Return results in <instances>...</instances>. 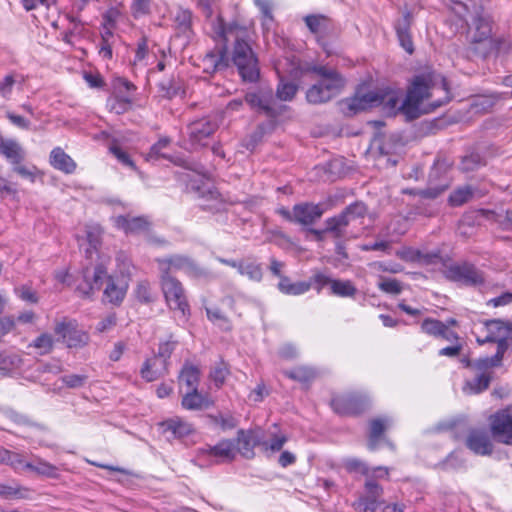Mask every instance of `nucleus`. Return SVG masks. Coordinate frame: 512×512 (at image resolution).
Returning <instances> with one entry per match:
<instances>
[{"mask_svg": "<svg viewBox=\"0 0 512 512\" xmlns=\"http://www.w3.org/2000/svg\"><path fill=\"white\" fill-rule=\"evenodd\" d=\"M466 447L476 455L490 456L494 452L491 436L484 429H471L465 440Z\"/></svg>", "mask_w": 512, "mask_h": 512, "instance_id": "15", "label": "nucleus"}, {"mask_svg": "<svg viewBox=\"0 0 512 512\" xmlns=\"http://www.w3.org/2000/svg\"><path fill=\"white\" fill-rule=\"evenodd\" d=\"M330 89H332V87L327 88L317 82L307 90L306 99L311 104L326 103L334 98L330 93Z\"/></svg>", "mask_w": 512, "mask_h": 512, "instance_id": "37", "label": "nucleus"}, {"mask_svg": "<svg viewBox=\"0 0 512 512\" xmlns=\"http://www.w3.org/2000/svg\"><path fill=\"white\" fill-rule=\"evenodd\" d=\"M255 4L262 14V26L264 30H269L273 22L272 4L268 0H255Z\"/></svg>", "mask_w": 512, "mask_h": 512, "instance_id": "51", "label": "nucleus"}, {"mask_svg": "<svg viewBox=\"0 0 512 512\" xmlns=\"http://www.w3.org/2000/svg\"><path fill=\"white\" fill-rule=\"evenodd\" d=\"M26 470L33 471L38 475H42L49 478H57L58 476V468L44 460L38 459L35 464L27 463Z\"/></svg>", "mask_w": 512, "mask_h": 512, "instance_id": "41", "label": "nucleus"}, {"mask_svg": "<svg viewBox=\"0 0 512 512\" xmlns=\"http://www.w3.org/2000/svg\"><path fill=\"white\" fill-rule=\"evenodd\" d=\"M450 99L445 78L429 73L415 76L406 97L386 87V114L402 112L408 119L434 111Z\"/></svg>", "mask_w": 512, "mask_h": 512, "instance_id": "1", "label": "nucleus"}, {"mask_svg": "<svg viewBox=\"0 0 512 512\" xmlns=\"http://www.w3.org/2000/svg\"><path fill=\"white\" fill-rule=\"evenodd\" d=\"M178 345V341L170 335L168 340L159 343L158 351L154 355L162 360H166V363L170 365V358L174 350Z\"/></svg>", "mask_w": 512, "mask_h": 512, "instance_id": "46", "label": "nucleus"}, {"mask_svg": "<svg viewBox=\"0 0 512 512\" xmlns=\"http://www.w3.org/2000/svg\"><path fill=\"white\" fill-rule=\"evenodd\" d=\"M114 224L125 234L139 235L149 232L152 222L147 216L120 215L114 218Z\"/></svg>", "mask_w": 512, "mask_h": 512, "instance_id": "16", "label": "nucleus"}, {"mask_svg": "<svg viewBox=\"0 0 512 512\" xmlns=\"http://www.w3.org/2000/svg\"><path fill=\"white\" fill-rule=\"evenodd\" d=\"M237 449L243 457L247 459H251L254 457L255 452L254 448L256 446H261V440L256 435H254L253 431H244L239 430L237 433Z\"/></svg>", "mask_w": 512, "mask_h": 512, "instance_id": "24", "label": "nucleus"}, {"mask_svg": "<svg viewBox=\"0 0 512 512\" xmlns=\"http://www.w3.org/2000/svg\"><path fill=\"white\" fill-rule=\"evenodd\" d=\"M105 281L106 287L103 291L104 301L119 306L126 296L128 283L109 274Z\"/></svg>", "mask_w": 512, "mask_h": 512, "instance_id": "19", "label": "nucleus"}, {"mask_svg": "<svg viewBox=\"0 0 512 512\" xmlns=\"http://www.w3.org/2000/svg\"><path fill=\"white\" fill-rule=\"evenodd\" d=\"M367 213V208L362 202H355L350 204L346 209L337 216L328 218L325 221V229L310 230L309 235L315 240L321 241L328 238H347L356 237L357 231L350 229L356 227L357 224H362V219Z\"/></svg>", "mask_w": 512, "mask_h": 512, "instance_id": "4", "label": "nucleus"}, {"mask_svg": "<svg viewBox=\"0 0 512 512\" xmlns=\"http://www.w3.org/2000/svg\"><path fill=\"white\" fill-rule=\"evenodd\" d=\"M492 26L491 18L488 15H477L470 28V37L475 43L487 42L489 46L499 53L502 41L491 38Z\"/></svg>", "mask_w": 512, "mask_h": 512, "instance_id": "12", "label": "nucleus"}, {"mask_svg": "<svg viewBox=\"0 0 512 512\" xmlns=\"http://www.w3.org/2000/svg\"><path fill=\"white\" fill-rule=\"evenodd\" d=\"M311 287V282H291V280L288 277H281L278 283L279 290L287 295H301L309 291Z\"/></svg>", "mask_w": 512, "mask_h": 512, "instance_id": "36", "label": "nucleus"}, {"mask_svg": "<svg viewBox=\"0 0 512 512\" xmlns=\"http://www.w3.org/2000/svg\"><path fill=\"white\" fill-rule=\"evenodd\" d=\"M136 87L130 81L124 78H118L113 82V94L112 96L118 98H133V93Z\"/></svg>", "mask_w": 512, "mask_h": 512, "instance_id": "43", "label": "nucleus"}, {"mask_svg": "<svg viewBox=\"0 0 512 512\" xmlns=\"http://www.w3.org/2000/svg\"><path fill=\"white\" fill-rule=\"evenodd\" d=\"M487 335L484 339H478L480 344L496 343L497 348L503 343L505 351L508 349L507 338L510 334V324L502 320H490L486 323Z\"/></svg>", "mask_w": 512, "mask_h": 512, "instance_id": "17", "label": "nucleus"}, {"mask_svg": "<svg viewBox=\"0 0 512 512\" xmlns=\"http://www.w3.org/2000/svg\"><path fill=\"white\" fill-rule=\"evenodd\" d=\"M54 338L49 333H42L35 338L28 347H33L38 350L39 355L49 354L54 347Z\"/></svg>", "mask_w": 512, "mask_h": 512, "instance_id": "42", "label": "nucleus"}, {"mask_svg": "<svg viewBox=\"0 0 512 512\" xmlns=\"http://www.w3.org/2000/svg\"><path fill=\"white\" fill-rule=\"evenodd\" d=\"M229 374V365L225 361L220 360L210 370L209 378L214 383L215 387L217 389H220L225 384L226 378L228 377Z\"/></svg>", "mask_w": 512, "mask_h": 512, "instance_id": "39", "label": "nucleus"}, {"mask_svg": "<svg viewBox=\"0 0 512 512\" xmlns=\"http://www.w3.org/2000/svg\"><path fill=\"white\" fill-rule=\"evenodd\" d=\"M330 293L339 297H353L357 293V288L350 280L334 279Z\"/></svg>", "mask_w": 512, "mask_h": 512, "instance_id": "40", "label": "nucleus"}, {"mask_svg": "<svg viewBox=\"0 0 512 512\" xmlns=\"http://www.w3.org/2000/svg\"><path fill=\"white\" fill-rule=\"evenodd\" d=\"M505 353V347L502 343L493 356L479 358L473 364L468 361L467 366H472L477 372H491V369L502 365Z\"/></svg>", "mask_w": 512, "mask_h": 512, "instance_id": "29", "label": "nucleus"}, {"mask_svg": "<svg viewBox=\"0 0 512 512\" xmlns=\"http://www.w3.org/2000/svg\"><path fill=\"white\" fill-rule=\"evenodd\" d=\"M217 129L216 122L203 118L191 123L188 127L189 137L193 144L204 145V140L210 137Z\"/></svg>", "mask_w": 512, "mask_h": 512, "instance_id": "20", "label": "nucleus"}, {"mask_svg": "<svg viewBox=\"0 0 512 512\" xmlns=\"http://www.w3.org/2000/svg\"><path fill=\"white\" fill-rule=\"evenodd\" d=\"M487 219H495V221L504 230L512 229V210H508L505 215H497L494 212H481Z\"/></svg>", "mask_w": 512, "mask_h": 512, "instance_id": "56", "label": "nucleus"}, {"mask_svg": "<svg viewBox=\"0 0 512 512\" xmlns=\"http://www.w3.org/2000/svg\"><path fill=\"white\" fill-rule=\"evenodd\" d=\"M384 95L373 87L372 83L360 84L353 96L338 102L340 112L346 117H352L360 112L377 107L382 104Z\"/></svg>", "mask_w": 512, "mask_h": 512, "instance_id": "5", "label": "nucleus"}, {"mask_svg": "<svg viewBox=\"0 0 512 512\" xmlns=\"http://www.w3.org/2000/svg\"><path fill=\"white\" fill-rule=\"evenodd\" d=\"M272 100L271 91L259 90L256 92H248L245 96V101L248 105L259 112L267 115L271 114L270 103Z\"/></svg>", "mask_w": 512, "mask_h": 512, "instance_id": "28", "label": "nucleus"}, {"mask_svg": "<svg viewBox=\"0 0 512 512\" xmlns=\"http://www.w3.org/2000/svg\"><path fill=\"white\" fill-rule=\"evenodd\" d=\"M107 277L108 272L103 265L85 267L81 271V280L76 285L75 292L80 298L91 300Z\"/></svg>", "mask_w": 512, "mask_h": 512, "instance_id": "9", "label": "nucleus"}, {"mask_svg": "<svg viewBox=\"0 0 512 512\" xmlns=\"http://www.w3.org/2000/svg\"><path fill=\"white\" fill-rule=\"evenodd\" d=\"M163 433H170L172 438L181 439L193 432V427L180 417L167 419L160 423Z\"/></svg>", "mask_w": 512, "mask_h": 512, "instance_id": "27", "label": "nucleus"}, {"mask_svg": "<svg viewBox=\"0 0 512 512\" xmlns=\"http://www.w3.org/2000/svg\"><path fill=\"white\" fill-rule=\"evenodd\" d=\"M298 87L291 82H284L282 79L277 88V97L283 101H290L294 98Z\"/></svg>", "mask_w": 512, "mask_h": 512, "instance_id": "54", "label": "nucleus"}, {"mask_svg": "<svg viewBox=\"0 0 512 512\" xmlns=\"http://www.w3.org/2000/svg\"><path fill=\"white\" fill-rule=\"evenodd\" d=\"M379 476L368 478L364 484V492L355 503L357 509L364 512H374L382 495V486L378 482Z\"/></svg>", "mask_w": 512, "mask_h": 512, "instance_id": "14", "label": "nucleus"}, {"mask_svg": "<svg viewBox=\"0 0 512 512\" xmlns=\"http://www.w3.org/2000/svg\"><path fill=\"white\" fill-rule=\"evenodd\" d=\"M284 374L288 378L302 383H308L316 377V372L308 367H297L293 370L285 371Z\"/></svg>", "mask_w": 512, "mask_h": 512, "instance_id": "44", "label": "nucleus"}, {"mask_svg": "<svg viewBox=\"0 0 512 512\" xmlns=\"http://www.w3.org/2000/svg\"><path fill=\"white\" fill-rule=\"evenodd\" d=\"M204 62L211 66L213 71L227 66L224 52H222L220 55L215 53H208L204 58Z\"/></svg>", "mask_w": 512, "mask_h": 512, "instance_id": "63", "label": "nucleus"}, {"mask_svg": "<svg viewBox=\"0 0 512 512\" xmlns=\"http://www.w3.org/2000/svg\"><path fill=\"white\" fill-rule=\"evenodd\" d=\"M303 20L309 31L317 37L318 42L332 27L330 18L322 14L306 15Z\"/></svg>", "mask_w": 512, "mask_h": 512, "instance_id": "26", "label": "nucleus"}, {"mask_svg": "<svg viewBox=\"0 0 512 512\" xmlns=\"http://www.w3.org/2000/svg\"><path fill=\"white\" fill-rule=\"evenodd\" d=\"M197 456L215 464L231 462L236 457V444L234 440L222 439L216 445H205L198 448Z\"/></svg>", "mask_w": 512, "mask_h": 512, "instance_id": "11", "label": "nucleus"}, {"mask_svg": "<svg viewBox=\"0 0 512 512\" xmlns=\"http://www.w3.org/2000/svg\"><path fill=\"white\" fill-rule=\"evenodd\" d=\"M288 441V437L286 434L278 432L273 433L270 436L269 440L261 441V446L265 450H270L272 452H279L282 450L283 446Z\"/></svg>", "mask_w": 512, "mask_h": 512, "instance_id": "47", "label": "nucleus"}, {"mask_svg": "<svg viewBox=\"0 0 512 512\" xmlns=\"http://www.w3.org/2000/svg\"><path fill=\"white\" fill-rule=\"evenodd\" d=\"M213 424L220 426L223 430L233 429L237 426V421L232 415H209Z\"/></svg>", "mask_w": 512, "mask_h": 512, "instance_id": "58", "label": "nucleus"}, {"mask_svg": "<svg viewBox=\"0 0 512 512\" xmlns=\"http://www.w3.org/2000/svg\"><path fill=\"white\" fill-rule=\"evenodd\" d=\"M222 262L233 268L242 275H247L250 279L259 281L262 278L261 267L252 260V258H222Z\"/></svg>", "mask_w": 512, "mask_h": 512, "instance_id": "21", "label": "nucleus"}, {"mask_svg": "<svg viewBox=\"0 0 512 512\" xmlns=\"http://www.w3.org/2000/svg\"><path fill=\"white\" fill-rule=\"evenodd\" d=\"M152 0H131L130 11L135 19L147 16L151 12Z\"/></svg>", "mask_w": 512, "mask_h": 512, "instance_id": "50", "label": "nucleus"}, {"mask_svg": "<svg viewBox=\"0 0 512 512\" xmlns=\"http://www.w3.org/2000/svg\"><path fill=\"white\" fill-rule=\"evenodd\" d=\"M225 42L233 41L231 59L244 81L254 82L259 77L258 58L251 47L255 35L252 24L231 21L221 27Z\"/></svg>", "mask_w": 512, "mask_h": 512, "instance_id": "2", "label": "nucleus"}, {"mask_svg": "<svg viewBox=\"0 0 512 512\" xmlns=\"http://www.w3.org/2000/svg\"><path fill=\"white\" fill-rule=\"evenodd\" d=\"M158 265L161 271V289L169 308L180 313L185 322L188 321L191 311L185 290L181 282L169 274V270L172 267L179 268L192 277L206 276V271L191 263L188 258H184L179 264L174 263L171 258L159 259Z\"/></svg>", "mask_w": 512, "mask_h": 512, "instance_id": "3", "label": "nucleus"}, {"mask_svg": "<svg viewBox=\"0 0 512 512\" xmlns=\"http://www.w3.org/2000/svg\"><path fill=\"white\" fill-rule=\"evenodd\" d=\"M134 295L137 301L143 304H149L154 300L151 285L147 280H141L137 283Z\"/></svg>", "mask_w": 512, "mask_h": 512, "instance_id": "45", "label": "nucleus"}, {"mask_svg": "<svg viewBox=\"0 0 512 512\" xmlns=\"http://www.w3.org/2000/svg\"><path fill=\"white\" fill-rule=\"evenodd\" d=\"M15 294L23 301L36 304L39 300L37 293L29 285H21L14 288Z\"/></svg>", "mask_w": 512, "mask_h": 512, "instance_id": "57", "label": "nucleus"}, {"mask_svg": "<svg viewBox=\"0 0 512 512\" xmlns=\"http://www.w3.org/2000/svg\"><path fill=\"white\" fill-rule=\"evenodd\" d=\"M122 16V11L119 7H110L102 14V23L101 25H106L109 27H115L117 21Z\"/></svg>", "mask_w": 512, "mask_h": 512, "instance_id": "60", "label": "nucleus"}, {"mask_svg": "<svg viewBox=\"0 0 512 512\" xmlns=\"http://www.w3.org/2000/svg\"><path fill=\"white\" fill-rule=\"evenodd\" d=\"M319 204L302 203L293 207L294 221L303 225H310L319 219L323 214Z\"/></svg>", "mask_w": 512, "mask_h": 512, "instance_id": "22", "label": "nucleus"}, {"mask_svg": "<svg viewBox=\"0 0 512 512\" xmlns=\"http://www.w3.org/2000/svg\"><path fill=\"white\" fill-rule=\"evenodd\" d=\"M472 196L470 187H463L455 190L449 197V202L454 206L462 205Z\"/></svg>", "mask_w": 512, "mask_h": 512, "instance_id": "59", "label": "nucleus"}, {"mask_svg": "<svg viewBox=\"0 0 512 512\" xmlns=\"http://www.w3.org/2000/svg\"><path fill=\"white\" fill-rule=\"evenodd\" d=\"M133 103V98H118L115 96H111L107 100V106L111 112H114L118 115L127 112Z\"/></svg>", "mask_w": 512, "mask_h": 512, "instance_id": "48", "label": "nucleus"}, {"mask_svg": "<svg viewBox=\"0 0 512 512\" xmlns=\"http://www.w3.org/2000/svg\"><path fill=\"white\" fill-rule=\"evenodd\" d=\"M24 492H28V489L22 488L20 486H10L7 484L0 483V497H3L5 499H12V498H25L26 494Z\"/></svg>", "mask_w": 512, "mask_h": 512, "instance_id": "55", "label": "nucleus"}, {"mask_svg": "<svg viewBox=\"0 0 512 512\" xmlns=\"http://www.w3.org/2000/svg\"><path fill=\"white\" fill-rule=\"evenodd\" d=\"M193 15L191 10L179 7L173 16L174 28L178 34L189 37L192 32Z\"/></svg>", "mask_w": 512, "mask_h": 512, "instance_id": "32", "label": "nucleus"}, {"mask_svg": "<svg viewBox=\"0 0 512 512\" xmlns=\"http://www.w3.org/2000/svg\"><path fill=\"white\" fill-rule=\"evenodd\" d=\"M50 165L65 174H72L77 168L76 162L61 147H55L49 156Z\"/></svg>", "mask_w": 512, "mask_h": 512, "instance_id": "25", "label": "nucleus"}, {"mask_svg": "<svg viewBox=\"0 0 512 512\" xmlns=\"http://www.w3.org/2000/svg\"><path fill=\"white\" fill-rule=\"evenodd\" d=\"M54 332L69 348H82L89 342L88 333L78 328L76 320L64 318L56 323Z\"/></svg>", "mask_w": 512, "mask_h": 512, "instance_id": "10", "label": "nucleus"}, {"mask_svg": "<svg viewBox=\"0 0 512 512\" xmlns=\"http://www.w3.org/2000/svg\"><path fill=\"white\" fill-rule=\"evenodd\" d=\"M488 427L495 441L512 446V404L491 414L488 418Z\"/></svg>", "mask_w": 512, "mask_h": 512, "instance_id": "8", "label": "nucleus"}, {"mask_svg": "<svg viewBox=\"0 0 512 512\" xmlns=\"http://www.w3.org/2000/svg\"><path fill=\"white\" fill-rule=\"evenodd\" d=\"M0 154L10 163L17 165L24 159L25 153L20 144L11 139H0Z\"/></svg>", "mask_w": 512, "mask_h": 512, "instance_id": "30", "label": "nucleus"}, {"mask_svg": "<svg viewBox=\"0 0 512 512\" xmlns=\"http://www.w3.org/2000/svg\"><path fill=\"white\" fill-rule=\"evenodd\" d=\"M201 372L199 368L191 363L186 362L179 374V382L185 384L187 390L197 389L200 382Z\"/></svg>", "mask_w": 512, "mask_h": 512, "instance_id": "35", "label": "nucleus"}, {"mask_svg": "<svg viewBox=\"0 0 512 512\" xmlns=\"http://www.w3.org/2000/svg\"><path fill=\"white\" fill-rule=\"evenodd\" d=\"M7 456H5L6 461L4 464L11 466L13 469H26V464L23 459V456L20 453H16L7 449Z\"/></svg>", "mask_w": 512, "mask_h": 512, "instance_id": "61", "label": "nucleus"}, {"mask_svg": "<svg viewBox=\"0 0 512 512\" xmlns=\"http://www.w3.org/2000/svg\"><path fill=\"white\" fill-rule=\"evenodd\" d=\"M181 405L186 410H203L214 405V401L208 394H203L197 389L187 390L181 400Z\"/></svg>", "mask_w": 512, "mask_h": 512, "instance_id": "23", "label": "nucleus"}, {"mask_svg": "<svg viewBox=\"0 0 512 512\" xmlns=\"http://www.w3.org/2000/svg\"><path fill=\"white\" fill-rule=\"evenodd\" d=\"M308 72L314 73L319 77L318 83L324 87H332L330 93L336 97L341 93L346 85V80L341 73L336 69L330 68L325 65H313L307 68Z\"/></svg>", "mask_w": 512, "mask_h": 512, "instance_id": "13", "label": "nucleus"}, {"mask_svg": "<svg viewBox=\"0 0 512 512\" xmlns=\"http://www.w3.org/2000/svg\"><path fill=\"white\" fill-rule=\"evenodd\" d=\"M101 245V231L95 227L86 232L85 237L79 240L80 252L85 253L87 256H92L99 252Z\"/></svg>", "mask_w": 512, "mask_h": 512, "instance_id": "33", "label": "nucleus"}, {"mask_svg": "<svg viewBox=\"0 0 512 512\" xmlns=\"http://www.w3.org/2000/svg\"><path fill=\"white\" fill-rule=\"evenodd\" d=\"M395 29L401 47L408 54H412L414 52V45L412 42L411 35L409 33V22L407 17L403 19L402 23H398Z\"/></svg>", "mask_w": 512, "mask_h": 512, "instance_id": "38", "label": "nucleus"}, {"mask_svg": "<svg viewBox=\"0 0 512 512\" xmlns=\"http://www.w3.org/2000/svg\"><path fill=\"white\" fill-rule=\"evenodd\" d=\"M445 323L433 318H426L421 324L423 333L438 338Z\"/></svg>", "mask_w": 512, "mask_h": 512, "instance_id": "52", "label": "nucleus"}, {"mask_svg": "<svg viewBox=\"0 0 512 512\" xmlns=\"http://www.w3.org/2000/svg\"><path fill=\"white\" fill-rule=\"evenodd\" d=\"M492 378V372H478L473 379L465 381L463 390L468 394H480L489 388Z\"/></svg>", "mask_w": 512, "mask_h": 512, "instance_id": "34", "label": "nucleus"}, {"mask_svg": "<svg viewBox=\"0 0 512 512\" xmlns=\"http://www.w3.org/2000/svg\"><path fill=\"white\" fill-rule=\"evenodd\" d=\"M344 469L350 474H361L368 478L377 476L382 467L370 468L364 461L358 458H347L343 461Z\"/></svg>", "mask_w": 512, "mask_h": 512, "instance_id": "31", "label": "nucleus"}, {"mask_svg": "<svg viewBox=\"0 0 512 512\" xmlns=\"http://www.w3.org/2000/svg\"><path fill=\"white\" fill-rule=\"evenodd\" d=\"M441 271L447 280L461 285L478 286L485 282L483 272L467 261L454 262L452 258H446Z\"/></svg>", "mask_w": 512, "mask_h": 512, "instance_id": "6", "label": "nucleus"}, {"mask_svg": "<svg viewBox=\"0 0 512 512\" xmlns=\"http://www.w3.org/2000/svg\"><path fill=\"white\" fill-rule=\"evenodd\" d=\"M109 152L124 166L136 169V166L131 159L130 155L123 150L117 143H112L109 146Z\"/></svg>", "mask_w": 512, "mask_h": 512, "instance_id": "53", "label": "nucleus"}, {"mask_svg": "<svg viewBox=\"0 0 512 512\" xmlns=\"http://www.w3.org/2000/svg\"><path fill=\"white\" fill-rule=\"evenodd\" d=\"M169 364L166 360L153 355L147 358L140 369V376L146 382H153L165 377L169 373Z\"/></svg>", "mask_w": 512, "mask_h": 512, "instance_id": "18", "label": "nucleus"}, {"mask_svg": "<svg viewBox=\"0 0 512 512\" xmlns=\"http://www.w3.org/2000/svg\"><path fill=\"white\" fill-rule=\"evenodd\" d=\"M494 101L492 96H481L474 100L471 107L474 112L486 111L494 105Z\"/></svg>", "mask_w": 512, "mask_h": 512, "instance_id": "64", "label": "nucleus"}, {"mask_svg": "<svg viewBox=\"0 0 512 512\" xmlns=\"http://www.w3.org/2000/svg\"><path fill=\"white\" fill-rule=\"evenodd\" d=\"M384 432V421L381 419L372 420L370 423V432L368 440V448L370 450L376 449L378 439Z\"/></svg>", "mask_w": 512, "mask_h": 512, "instance_id": "49", "label": "nucleus"}, {"mask_svg": "<svg viewBox=\"0 0 512 512\" xmlns=\"http://www.w3.org/2000/svg\"><path fill=\"white\" fill-rule=\"evenodd\" d=\"M330 406L340 416H358L369 408L370 398L363 391H345L333 395Z\"/></svg>", "mask_w": 512, "mask_h": 512, "instance_id": "7", "label": "nucleus"}, {"mask_svg": "<svg viewBox=\"0 0 512 512\" xmlns=\"http://www.w3.org/2000/svg\"><path fill=\"white\" fill-rule=\"evenodd\" d=\"M88 377L86 375L71 374L61 378L63 384L68 388H80L85 385Z\"/></svg>", "mask_w": 512, "mask_h": 512, "instance_id": "62", "label": "nucleus"}]
</instances>
